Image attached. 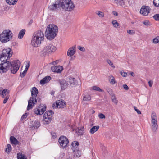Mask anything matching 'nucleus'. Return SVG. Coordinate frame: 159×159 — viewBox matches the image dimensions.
<instances>
[{
    "instance_id": "obj_50",
    "label": "nucleus",
    "mask_w": 159,
    "mask_h": 159,
    "mask_svg": "<svg viewBox=\"0 0 159 159\" xmlns=\"http://www.w3.org/2000/svg\"><path fill=\"white\" fill-rule=\"evenodd\" d=\"M9 96H7V97H5L4 98H5L4 99L3 102L4 104H5L7 102V101L9 99Z\"/></svg>"
},
{
    "instance_id": "obj_38",
    "label": "nucleus",
    "mask_w": 159,
    "mask_h": 159,
    "mask_svg": "<svg viewBox=\"0 0 159 159\" xmlns=\"http://www.w3.org/2000/svg\"><path fill=\"white\" fill-rule=\"evenodd\" d=\"M34 113L35 114L37 115H41L40 113V109L38 108H36L34 109Z\"/></svg>"
},
{
    "instance_id": "obj_19",
    "label": "nucleus",
    "mask_w": 159,
    "mask_h": 159,
    "mask_svg": "<svg viewBox=\"0 0 159 159\" xmlns=\"http://www.w3.org/2000/svg\"><path fill=\"white\" fill-rule=\"evenodd\" d=\"M51 79V78L50 76H47L41 80L40 81V83L41 84L43 85L45 84L48 82Z\"/></svg>"
},
{
    "instance_id": "obj_8",
    "label": "nucleus",
    "mask_w": 159,
    "mask_h": 159,
    "mask_svg": "<svg viewBox=\"0 0 159 159\" xmlns=\"http://www.w3.org/2000/svg\"><path fill=\"white\" fill-rule=\"evenodd\" d=\"M158 127L157 117L156 113L152 112L151 114V129L153 132H157Z\"/></svg>"
},
{
    "instance_id": "obj_41",
    "label": "nucleus",
    "mask_w": 159,
    "mask_h": 159,
    "mask_svg": "<svg viewBox=\"0 0 159 159\" xmlns=\"http://www.w3.org/2000/svg\"><path fill=\"white\" fill-rule=\"evenodd\" d=\"M153 18L156 21H159V14H156L153 16Z\"/></svg>"
},
{
    "instance_id": "obj_14",
    "label": "nucleus",
    "mask_w": 159,
    "mask_h": 159,
    "mask_svg": "<svg viewBox=\"0 0 159 159\" xmlns=\"http://www.w3.org/2000/svg\"><path fill=\"white\" fill-rule=\"evenodd\" d=\"M150 7L148 6H143L141 8L140 12L144 16H146L150 12Z\"/></svg>"
},
{
    "instance_id": "obj_42",
    "label": "nucleus",
    "mask_w": 159,
    "mask_h": 159,
    "mask_svg": "<svg viewBox=\"0 0 159 159\" xmlns=\"http://www.w3.org/2000/svg\"><path fill=\"white\" fill-rule=\"evenodd\" d=\"M47 114L48 115V116L49 117H52L51 116H52V114H54V112L52 110H49L48 111H46Z\"/></svg>"
},
{
    "instance_id": "obj_17",
    "label": "nucleus",
    "mask_w": 159,
    "mask_h": 159,
    "mask_svg": "<svg viewBox=\"0 0 159 159\" xmlns=\"http://www.w3.org/2000/svg\"><path fill=\"white\" fill-rule=\"evenodd\" d=\"M69 83L68 85L71 87H73L77 84V83L76 80L74 78L69 77V81H67Z\"/></svg>"
},
{
    "instance_id": "obj_48",
    "label": "nucleus",
    "mask_w": 159,
    "mask_h": 159,
    "mask_svg": "<svg viewBox=\"0 0 159 159\" xmlns=\"http://www.w3.org/2000/svg\"><path fill=\"white\" fill-rule=\"evenodd\" d=\"M98 117L100 119H104L105 118V116L102 113H100L98 115Z\"/></svg>"
},
{
    "instance_id": "obj_9",
    "label": "nucleus",
    "mask_w": 159,
    "mask_h": 159,
    "mask_svg": "<svg viewBox=\"0 0 159 159\" xmlns=\"http://www.w3.org/2000/svg\"><path fill=\"white\" fill-rule=\"evenodd\" d=\"M56 49V47L52 44H50L45 47L42 51L41 52L43 55H45L49 52H54Z\"/></svg>"
},
{
    "instance_id": "obj_30",
    "label": "nucleus",
    "mask_w": 159,
    "mask_h": 159,
    "mask_svg": "<svg viewBox=\"0 0 159 159\" xmlns=\"http://www.w3.org/2000/svg\"><path fill=\"white\" fill-rule=\"evenodd\" d=\"M7 3L10 5H14L16 4L18 0H6Z\"/></svg>"
},
{
    "instance_id": "obj_24",
    "label": "nucleus",
    "mask_w": 159,
    "mask_h": 159,
    "mask_svg": "<svg viewBox=\"0 0 159 159\" xmlns=\"http://www.w3.org/2000/svg\"><path fill=\"white\" fill-rule=\"evenodd\" d=\"M99 126H95L93 127L90 130V133L91 134H93L96 132L99 129Z\"/></svg>"
},
{
    "instance_id": "obj_28",
    "label": "nucleus",
    "mask_w": 159,
    "mask_h": 159,
    "mask_svg": "<svg viewBox=\"0 0 159 159\" xmlns=\"http://www.w3.org/2000/svg\"><path fill=\"white\" fill-rule=\"evenodd\" d=\"M25 29H22L19 32L18 35V38L19 39H22L25 34Z\"/></svg>"
},
{
    "instance_id": "obj_15",
    "label": "nucleus",
    "mask_w": 159,
    "mask_h": 159,
    "mask_svg": "<svg viewBox=\"0 0 159 159\" xmlns=\"http://www.w3.org/2000/svg\"><path fill=\"white\" fill-rule=\"evenodd\" d=\"M58 82L59 83L61 90H65L68 85L69 83L67 81H66L64 80H59Z\"/></svg>"
},
{
    "instance_id": "obj_45",
    "label": "nucleus",
    "mask_w": 159,
    "mask_h": 159,
    "mask_svg": "<svg viewBox=\"0 0 159 159\" xmlns=\"http://www.w3.org/2000/svg\"><path fill=\"white\" fill-rule=\"evenodd\" d=\"M77 48L81 51L85 52V48L84 47H82L80 46H77Z\"/></svg>"
},
{
    "instance_id": "obj_27",
    "label": "nucleus",
    "mask_w": 159,
    "mask_h": 159,
    "mask_svg": "<svg viewBox=\"0 0 159 159\" xmlns=\"http://www.w3.org/2000/svg\"><path fill=\"white\" fill-rule=\"evenodd\" d=\"M74 152V157L75 158L79 157L81 155V152L80 151H79L78 149H75V151H73Z\"/></svg>"
},
{
    "instance_id": "obj_64",
    "label": "nucleus",
    "mask_w": 159,
    "mask_h": 159,
    "mask_svg": "<svg viewBox=\"0 0 159 159\" xmlns=\"http://www.w3.org/2000/svg\"><path fill=\"white\" fill-rule=\"evenodd\" d=\"M130 75H131L132 76H133L134 77V74L133 72H131L130 73Z\"/></svg>"
},
{
    "instance_id": "obj_22",
    "label": "nucleus",
    "mask_w": 159,
    "mask_h": 159,
    "mask_svg": "<svg viewBox=\"0 0 159 159\" xmlns=\"http://www.w3.org/2000/svg\"><path fill=\"white\" fill-rule=\"evenodd\" d=\"M84 127H80L76 129V132L79 136L83 135L84 134Z\"/></svg>"
},
{
    "instance_id": "obj_52",
    "label": "nucleus",
    "mask_w": 159,
    "mask_h": 159,
    "mask_svg": "<svg viewBox=\"0 0 159 159\" xmlns=\"http://www.w3.org/2000/svg\"><path fill=\"white\" fill-rule=\"evenodd\" d=\"M49 117L48 116V115L47 114L46 112L44 114L43 119H46L48 118Z\"/></svg>"
},
{
    "instance_id": "obj_7",
    "label": "nucleus",
    "mask_w": 159,
    "mask_h": 159,
    "mask_svg": "<svg viewBox=\"0 0 159 159\" xmlns=\"http://www.w3.org/2000/svg\"><path fill=\"white\" fill-rule=\"evenodd\" d=\"M11 52V49L9 48L3 49L0 54V60L2 62L7 61V60L12 56Z\"/></svg>"
},
{
    "instance_id": "obj_2",
    "label": "nucleus",
    "mask_w": 159,
    "mask_h": 159,
    "mask_svg": "<svg viewBox=\"0 0 159 159\" xmlns=\"http://www.w3.org/2000/svg\"><path fill=\"white\" fill-rule=\"evenodd\" d=\"M31 42V45L34 47H37L41 44V41L44 39V35L41 31H38L34 33Z\"/></svg>"
},
{
    "instance_id": "obj_12",
    "label": "nucleus",
    "mask_w": 159,
    "mask_h": 159,
    "mask_svg": "<svg viewBox=\"0 0 159 159\" xmlns=\"http://www.w3.org/2000/svg\"><path fill=\"white\" fill-rule=\"evenodd\" d=\"M61 3L60 0L56 1L55 3H52L48 6V9L51 11H55L61 6Z\"/></svg>"
},
{
    "instance_id": "obj_59",
    "label": "nucleus",
    "mask_w": 159,
    "mask_h": 159,
    "mask_svg": "<svg viewBox=\"0 0 159 159\" xmlns=\"http://www.w3.org/2000/svg\"><path fill=\"white\" fill-rule=\"evenodd\" d=\"M112 14L116 16H117L118 15V13L116 11H112Z\"/></svg>"
},
{
    "instance_id": "obj_1",
    "label": "nucleus",
    "mask_w": 159,
    "mask_h": 159,
    "mask_svg": "<svg viewBox=\"0 0 159 159\" xmlns=\"http://www.w3.org/2000/svg\"><path fill=\"white\" fill-rule=\"evenodd\" d=\"M58 28L54 25H49L47 26L45 32V36L47 39L50 40L53 39L57 35Z\"/></svg>"
},
{
    "instance_id": "obj_55",
    "label": "nucleus",
    "mask_w": 159,
    "mask_h": 159,
    "mask_svg": "<svg viewBox=\"0 0 159 159\" xmlns=\"http://www.w3.org/2000/svg\"><path fill=\"white\" fill-rule=\"evenodd\" d=\"M121 75L122 76L126 77L127 76V74L126 72H121Z\"/></svg>"
},
{
    "instance_id": "obj_47",
    "label": "nucleus",
    "mask_w": 159,
    "mask_h": 159,
    "mask_svg": "<svg viewBox=\"0 0 159 159\" xmlns=\"http://www.w3.org/2000/svg\"><path fill=\"white\" fill-rule=\"evenodd\" d=\"M127 33L131 34H135V31L133 30H128L127 31Z\"/></svg>"
},
{
    "instance_id": "obj_43",
    "label": "nucleus",
    "mask_w": 159,
    "mask_h": 159,
    "mask_svg": "<svg viewBox=\"0 0 159 159\" xmlns=\"http://www.w3.org/2000/svg\"><path fill=\"white\" fill-rule=\"evenodd\" d=\"M111 78L110 82V84H111L113 85L115 83V79L113 76H111Z\"/></svg>"
},
{
    "instance_id": "obj_20",
    "label": "nucleus",
    "mask_w": 159,
    "mask_h": 159,
    "mask_svg": "<svg viewBox=\"0 0 159 159\" xmlns=\"http://www.w3.org/2000/svg\"><path fill=\"white\" fill-rule=\"evenodd\" d=\"M79 145V143L76 141H74L71 144V149L73 151H75V149H78V147Z\"/></svg>"
},
{
    "instance_id": "obj_49",
    "label": "nucleus",
    "mask_w": 159,
    "mask_h": 159,
    "mask_svg": "<svg viewBox=\"0 0 159 159\" xmlns=\"http://www.w3.org/2000/svg\"><path fill=\"white\" fill-rule=\"evenodd\" d=\"M26 72H27V71H26L25 70H24L22 73H20V76H21V78H23V77H24L25 76V74H26Z\"/></svg>"
},
{
    "instance_id": "obj_60",
    "label": "nucleus",
    "mask_w": 159,
    "mask_h": 159,
    "mask_svg": "<svg viewBox=\"0 0 159 159\" xmlns=\"http://www.w3.org/2000/svg\"><path fill=\"white\" fill-rule=\"evenodd\" d=\"M30 62L29 61H28L27 62V64L26 65V67L29 68L30 66Z\"/></svg>"
},
{
    "instance_id": "obj_53",
    "label": "nucleus",
    "mask_w": 159,
    "mask_h": 159,
    "mask_svg": "<svg viewBox=\"0 0 159 159\" xmlns=\"http://www.w3.org/2000/svg\"><path fill=\"white\" fill-rule=\"evenodd\" d=\"M143 23L145 25L147 26L149 25V22L148 20H146L143 22Z\"/></svg>"
},
{
    "instance_id": "obj_63",
    "label": "nucleus",
    "mask_w": 159,
    "mask_h": 159,
    "mask_svg": "<svg viewBox=\"0 0 159 159\" xmlns=\"http://www.w3.org/2000/svg\"><path fill=\"white\" fill-rule=\"evenodd\" d=\"M33 22V20H31L30 21V22L29 23V24L30 25H31V24H32Z\"/></svg>"
},
{
    "instance_id": "obj_32",
    "label": "nucleus",
    "mask_w": 159,
    "mask_h": 159,
    "mask_svg": "<svg viewBox=\"0 0 159 159\" xmlns=\"http://www.w3.org/2000/svg\"><path fill=\"white\" fill-rule=\"evenodd\" d=\"M17 157L18 159H27L24 155L20 153L18 154Z\"/></svg>"
},
{
    "instance_id": "obj_62",
    "label": "nucleus",
    "mask_w": 159,
    "mask_h": 159,
    "mask_svg": "<svg viewBox=\"0 0 159 159\" xmlns=\"http://www.w3.org/2000/svg\"><path fill=\"white\" fill-rule=\"evenodd\" d=\"M116 98L115 95L111 96V100H112L113 99H115Z\"/></svg>"
},
{
    "instance_id": "obj_39",
    "label": "nucleus",
    "mask_w": 159,
    "mask_h": 159,
    "mask_svg": "<svg viewBox=\"0 0 159 159\" xmlns=\"http://www.w3.org/2000/svg\"><path fill=\"white\" fill-rule=\"evenodd\" d=\"M51 117H49L47 119H43L44 121L45 122V123H44V124H49V123L51 122Z\"/></svg>"
},
{
    "instance_id": "obj_31",
    "label": "nucleus",
    "mask_w": 159,
    "mask_h": 159,
    "mask_svg": "<svg viewBox=\"0 0 159 159\" xmlns=\"http://www.w3.org/2000/svg\"><path fill=\"white\" fill-rule=\"evenodd\" d=\"M91 99V96L89 94H86L84 95V96L83 97V100L84 101H87L90 100Z\"/></svg>"
},
{
    "instance_id": "obj_10",
    "label": "nucleus",
    "mask_w": 159,
    "mask_h": 159,
    "mask_svg": "<svg viewBox=\"0 0 159 159\" xmlns=\"http://www.w3.org/2000/svg\"><path fill=\"white\" fill-rule=\"evenodd\" d=\"M58 142L60 145L63 148H66L69 145L68 139L65 136H61L59 138Z\"/></svg>"
},
{
    "instance_id": "obj_58",
    "label": "nucleus",
    "mask_w": 159,
    "mask_h": 159,
    "mask_svg": "<svg viewBox=\"0 0 159 159\" xmlns=\"http://www.w3.org/2000/svg\"><path fill=\"white\" fill-rule=\"evenodd\" d=\"M109 93L111 96H112L115 95V94L113 93L111 90L110 91V92H109Z\"/></svg>"
},
{
    "instance_id": "obj_57",
    "label": "nucleus",
    "mask_w": 159,
    "mask_h": 159,
    "mask_svg": "<svg viewBox=\"0 0 159 159\" xmlns=\"http://www.w3.org/2000/svg\"><path fill=\"white\" fill-rule=\"evenodd\" d=\"M149 85L150 87H151L152 86V84H153V82L151 81H149L148 82Z\"/></svg>"
},
{
    "instance_id": "obj_18",
    "label": "nucleus",
    "mask_w": 159,
    "mask_h": 159,
    "mask_svg": "<svg viewBox=\"0 0 159 159\" xmlns=\"http://www.w3.org/2000/svg\"><path fill=\"white\" fill-rule=\"evenodd\" d=\"M75 47L73 46L68 49L67 52V55L69 56H72L74 55L75 52Z\"/></svg>"
},
{
    "instance_id": "obj_23",
    "label": "nucleus",
    "mask_w": 159,
    "mask_h": 159,
    "mask_svg": "<svg viewBox=\"0 0 159 159\" xmlns=\"http://www.w3.org/2000/svg\"><path fill=\"white\" fill-rule=\"evenodd\" d=\"M38 107L40 109L41 115H42L46 110V106L45 105H43V106L40 105Z\"/></svg>"
},
{
    "instance_id": "obj_51",
    "label": "nucleus",
    "mask_w": 159,
    "mask_h": 159,
    "mask_svg": "<svg viewBox=\"0 0 159 159\" xmlns=\"http://www.w3.org/2000/svg\"><path fill=\"white\" fill-rule=\"evenodd\" d=\"M134 108L135 111H136L137 112L138 114H141V112L135 106H134Z\"/></svg>"
},
{
    "instance_id": "obj_46",
    "label": "nucleus",
    "mask_w": 159,
    "mask_h": 159,
    "mask_svg": "<svg viewBox=\"0 0 159 159\" xmlns=\"http://www.w3.org/2000/svg\"><path fill=\"white\" fill-rule=\"evenodd\" d=\"M107 63L108 64H109L113 68H114L115 67V66H114L112 62H111V60H110L108 59L107 60Z\"/></svg>"
},
{
    "instance_id": "obj_61",
    "label": "nucleus",
    "mask_w": 159,
    "mask_h": 159,
    "mask_svg": "<svg viewBox=\"0 0 159 159\" xmlns=\"http://www.w3.org/2000/svg\"><path fill=\"white\" fill-rule=\"evenodd\" d=\"M3 89L2 88H0V95L1 94Z\"/></svg>"
},
{
    "instance_id": "obj_5",
    "label": "nucleus",
    "mask_w": 159,
    "mask_h": 159,
    "mask_svg": "<svg viewBox=\"0 0 159 159\" xmlns=\"http://www.w3.org/2000/svg\"><path fill=\"white\" fill-rule=\"evenodd\" d=\"M8 70H10L11 72L13 74L16 73L18 70L20 64V62L19 60L14 61L11 62L8 61Z\"/></svg>"
},
{
    "instance_id": "obj_11",
    "label": "nucleus",
    "mask_w": 159,
    "mask_h": 159,
    "mask_svg": "<svg viewBox=\"0 0 159 159\" xmlns=\"http://www.w3.org/2000/svg\"><path fill=\"white\" fill-rule=\"evenodd\" d=\"M56 106L54 103L52 105V107L53 108H62L66 107V104L64 100H59L56 102Z\"/></svg>"
},
{
    "instance_id": "obj_34",
    "label": "nucleus",
    "mask_w": 159,
    "mask_h": 159,
    "mask_svg": "<svg viewBox=\"0 0 159 159\" xmlns=\"http://www.w3.org/2000/svg\"><path fill=\"white\" fill-rule=\"evenodd\" d=\"M92 89L93 90L98 91L99 92L103 91L99 87L96 86H94L92 87Z\"/></svg>"
},
{
    "instance_id": "obj_16",
    "label": "nucleus",
    "mask_w": 159,
    "mask_h": 159,
    "mask_svg": "<svg viewBox=\"0 0 159 159\" xmlns=\"http://www.w3.org/2000/svg\"><path fill=\"white\" fill-rule=\"evenodd\" d=\"M63 67L60 66H53L51 67L52 70L57 73H60L63 70Z\"/></svg>"
},
{
    "instance_id": "obj_21",
    "label": "nucleus",
    "mask_w": 159,
    "mask_h": 159,
    "mask_svg": "<svg viewBox=\"0 0 159 159\" xmlns=\"http://www.w3.org/2000/svg\"><path fill=\"white\" fill-rule=\"evenodd\" d=\"M11 143L15 145L19 144V142L17 139L14 137L11 136L10 138Z\"/></svg>"
},
{
    "instance_id": "obj_6",
    "label": "nucleus",
    "mask_w": 159,
    "mask_h": 159,
    "mask_svg": "<svg viewBox=\"0 0 159 159\" xmlns=\"http://www.w3.org/2000/svg\"><path fill=\"white\" fill-rule=\"evenodd\" d=\"M61 7L65 10L70 11L73 9L75 6L71 0H63L61 2Z\"/></svg>"
},
{
    "instance_id": "obj_3",
    "label": "nucleus",
    "mask_w": 159,
    "mask_h": 159,
    "mask_svg": "<svg viewBox=\"0 0 159 159\" xmlns=\"http://www.w3.org/2000/svg\"><path fill=\"white\" fill-rule=\"evenodd\" d=\"M31 96L28 102V105L27 108V110H29L32 109L34 105L36 104L37 100L36 97L38 93V91L37 89L34 87L31 90Z\"/></svg>"
},
{
    "instance_id": "obj_54",
    "label": "nucleus",
    "mask_w": 159,
    "mask_h": 159,
    "mask_svg": "<svg viewBox=\"0 0 159 159\" xmlns=\"http://www.w3.org/2000/svg\"><path fill=\"white\" fill-rule=\"evenodd\" d=\"M124 88L126 90H128L129 89V88L126 84H124L123 85Z\"/></svg>"
},
{
    "instance_id": "obj_37",
    "label": "nucleus",
    "mask_w": 159,
    "mask_h": 159,
    "mask_svg": "<svg viewBox=\"0 0 159 159\" xmlns=\"http://www.w3.org/2000/svg\"><path fill=\"white\" fill-rule=\"evenodd\" d=\"M153 4L155 6L159 7V0H153Z\"/></svg>"
},
{
    "instance_id": "obj_40",
    "label": "nucleus",
    "mask_w": 159,
    "mask_h": 159,
    "mask_svg": "<svg viewBox=\"0 0 159 159\" xmlns=\"http://www.w3.org/2000/svg\"><path fill=\"white\" fill-rule=\"evenodd\" d=\"M153 42L154 43H157L159 42V36H157L153 39Z\"/></svg>"
},
{
    "instance_id": "obj_33",
    "label": "nucleus",
    "mask_w": 159,
    "mask_h": 159,
    "mask_svg": "<svg viewBox=\"0 0 159 159\" xmlns=\"http://www.w3.org/2000/svg\"><path fill=\"white\" fill-rule=\"evenodd\" d=\"M12 148L10 144H8L6 148L5 151L7 153H10L11 150Z\"/></svg>"
},
{
    "instance_id": "obj_4",
    "label": "nucleus",
    "mask_w": 159,
    "mask_h": 159,
    "mask_svg": "<svg viewBox=\"0 0 159 159\" xmlns=\"http://www.w3.org/2000/svg\"><path fill=\"white\" fill-rule=\"evenodd\" d=\"M12 33L9 30H4L0 34V40L2 43H5L9 41L12 37Z\"/></svg>"
},
{
    "instance_id": "obj_56",
    "label": "nucleus",
    "mask_w": 159,
    "mask_h": 159,
    "mask_svg": "<svg viewBox=\"0 0 159 159\" xmlns=\"http://www.w3.org/2000/svg\"><path fill=\"white\" fill-rule=\"evenodd\" d=\"M112 101L114 103L116 104H117L118 102V101L116 99V98L115 99H113L112 100Z\"/></svg>"
},
{
    "instance_id": "obj_13",
    "label": "nucleus",
    "mask_w": 159,
    "mask_h": 159,
    "mask_svg": "<svg viewBox=\"0 0 159 159\" xmlns=\"http://www.w3.org/2000/svg\"><path fill=\"white\" fill-rule=\"evenodd\" d=\"M8 63V61H6L0 64V73L2 74L8 70L9 66Z\"/></svg>"
},
{
    "instance_id": "obj_26",
    "label": "nucleus",
    "mask_w": 159,
    "mask_h": 159,
    "mask_svg": "<svg viewBox=\"0 0 159 159\" xmlns=\"http://www.w3.org/2000/svg\"><path fill=\"white\" fill-rule=\"evenodd\" d=\"M114 2L118 6L123 7L124 5V0H114Z\"/></svg>"
},
{
    "instance_id": "obj_36",
    "label": "nucleus",
    "mask_w": 159,
    "mask_h": 159,
    "mask_svg": "<svg viewBox=\"0 0 159 159\" xmlns=\"http://www.w3.org/2000/svg\"><path fill=\"white\" fill-rule=\"evenodd\" d=\"M112 23L113 25L114 26L117 28L119 26V24L116 20H114L112 22Z\"/></svg>"
},
{
    "instance_id": "obj_29",
    "label": "nucleus",
    "mask_w": 159,
    "mask_h": 159,
    "mask_svg": "<svg viewBox=\"0 0 159 159\" xmlns=\"http://www.w3.org/2000/svg\"><path fill=\"white\" fill-rule=\"evenodd\" d=\"M40 125H41L39 121V120H36L34 122L33 126L32 127V128L33 127L34 129H37L40 126Z\"/></svg>"
},
{
    "instance_id": "obj_25",
    "label": "nucleus",
    "mask_w": 159,
    "mask_h": 159,
    "mask_svg": "<svg viewBox=\"0 0 159 159\" xmlns=\"http://www.w3.org/2000/svg\"><path fill=\"white\" fill-rule=\"evenodd\" d=\"M9 91L7 89H3L1 94L2 97L3 98L7 97V96H9Z\"/></svg>"
},
{
    "instance_id": "obj_44",
    "label": "nucleus",
    "mask_w": 159,
    "mask_h": 159,
    "mask_svg": "<svg viewBox=\"0 0 159 159\" xmlns=\"http://www.w3.org/2000/svg\"><path fill=\"white\" fill-rule=\"evenodd\" d=\"M27 116V113H25L23 115L21 118V120H24L25 119Z\"/></svg>"
},
{
    "instance_id": "obj_35",
    "label": "nucleus",
    "mask_w": 159,
    "mask_h": 159,
    "mask_svg": "<svg viewBox=\"0 0 159 159\" xmlns=\"http://www.w3.org/2000/svg\"><path fill=\"white\" fill-rule=\"evenodd\" d=\"M96 13V14L98 15L100 17H103L104 16L103 13L100 11H97Z\"/></svg>"
}]
</instances>
